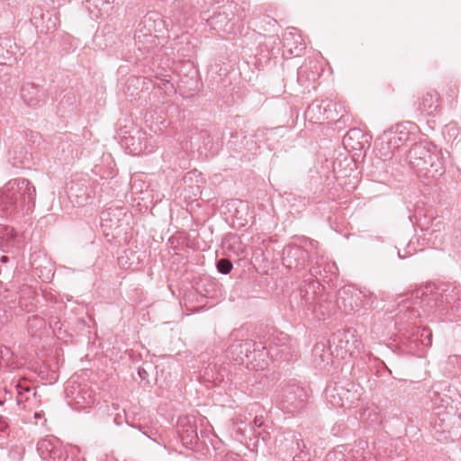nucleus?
Listing matches in <instances>:
<instances>
[{
  "instance_id": "nucleus-1",
  "label": "nucleus",
  "mask_w": 461,
  "mask_h": 461,
  "mask_svg": "<svg viewBox=\"0 0 461 461\" xmlns=\"http://www.w3.org/2000/svg\"><path fill=\"white\" fill-rule=\"evenodd\" d=\"M35 200L36 188L28 179H11L0 188V214L4 217L28 214L32 212Z\"/></svg>"
},
{
  "instance_id": "nucleus-2",
  "label": "nucleus",
  "mask_w": 461,
  "mask_h": 461,
  "mask_svg": "<svg viewBox=\"0 0 461 461\" xmlns=\"http://www.w3.org/2000/svg\"><path fill=\"white\" fill-rule=\"evenodd\" d=\"M448 303V296L435 285L429 284L414 290L411 297L403 300L399 305V312H403L408 319H416L422 314L441 312Z\"/></svg>"
},
{
  "instance_id": "nucleus-3",
  "label": "nucleus",
  "mask_w": 461,
  "mask_h": 461,
  "mask_svg": "<svg viewBox=\"0 0 461 461\" xmlns=\"http://www.w3.org/2000/svg\"><path fill=\"white\" fill-rule=\"evenodd\" d=\"M405 161L420 179L433 180L445 173L442 157L435 147L415 143L409 149Z\"/></svg>"
},
{
  "instance_id": "nucleus-4",
  "label": "nucleus",
  "mask_w": 461,
  "mask_h": 461,
  "mask_svg": "<svg viewBox=\"0 0 461 461\" xmlns=\"http://www.w3.org/2000/svg\"><path fill=\"white\" fill-rule=\"evenodd\" d=\"M361 391L358 384L349 380H341L330 383L324 390V396L331 407L350 408L359 401Z\"/></svg>"
},
{
  "instance_id": "nucleus-5",
  "label": "nucleus",
  "mask_w": 461,
  "mask_h": 461,
  "mask_svg": "<svg viewBox=\"0 0 461 461\" xmlns=\"http://www.w3.org/2000/svg\"><path fill=\"white\" fill-rule=\"evenodd\" d=\"M278 451L285 461H311L312 455L301 433L286 431L276 439Z\"/></svg>"
},
{
  "instance_id": "nucleus-6",
  "label": "nucleus",
  "mask_w": 461,
  "mask_h": 461,
  "mask_svg": "<svg viewBox=\"0 0 461 461\" xmlns=\"http://www.w3.org/2000/svg\"><path fill=\"white\" fill-rule=\"evenodd\" d=\"M305 247L310 251L298 245H289L283 250V264L290 269H303L309 262L310 254L314 258V252L318 250V242L312 240H305Z\"/></svg>"
},
{
  "instance_id": "nucleus-7",
  "label": "nucleus",
  "mask_w": 461,
  "mask_h": 461,
  "mask_svg": "<svg viewBox=\"0 0 461 461\" xmlns=\"http://www.w3.org/2000/svg\"><path fill=\"white\" fill-rule=\"evenodd\" d=\"M305 305L310 310L314 317L318 320H325L336 312L338 308L335 295L330 293H312L310 296L309 292L306 291L303 295Z\"/></svg>"
},
{
  "instance_id": "nucleus-8",
  "label": "nucleus",
  "mask_w": 461,
  "mask_h": 461,
  "mask_svg": "<svg viewBox=\"0 0 461 461\" xmlns=\"http://www.w3.org/2000/svg\"><path fill=\"white\" fill-rule=\"evenodd\" d=\"M68 403L75 410L82 411L91 408L95 402L93 389L86 384L69 380L65 388Z\"/></svg>"
},
{
  "instance_id": "nucleus-9",
  "label": "nucleus",
  "mask_w": 461,
  "mask_h": 461,
  "mask_svg": "<svg viewBox=\"0 0 461 461\" xmlns=\"http://www.w3.org/2000/svg\"><path fill=\"white\" fill-rule=\"evenodd\" d=\"M308 396L305 388L297 384H288L282 389L277 402L285 412L295 413L306 406Z\"/></svg>"
},
{
  "instance_id": "nucleus-10",
  "label": "nucleus",
  "mask_w": 461,
  "mask_h": 461,
  "mask_svg": "<svg viewBox=\"0 0 461 461\" xmlns=\"http://www.w3.org/2000/svg\"><path fill=\"white\" fill-rule=\"evenodd\" d=\"M255 348H251V357L249 361L264 360L266 357L269 356V350H276V356L278 354L286 357L289 354V350L293 346V339L283 332L277 335H272L269 338L268 347L262 342H256ZM285 359H288L285 357Z\"/></svg>"
},
{
  "instance_id": "nucleus-11",
  "label": "nucleus",
  "mask_w": 461,
  "mask_h": 461,
  "mask_svg": "<svg viewBox=\"0 0 461 461\" xmlns=\"http://www.w3.org/2000/svg\"><path fill=\"white\" fill-rule=\"evenodd\" d=\"M367 295L354 287L346 286L339 291L336 299L338 308L346 314H353L368 303Z\"/></svg>"
},
{
  "instance_id": "nucleus-12",
  "label": "nucleus",
  "mask_w": 461,
  "mask_h": 461,
  "mask_svg": "<svg viewBox=\"0 0 461 461\" xmlns=\"http://www.w3.org/2000/svg\"><path fill=\"white\" fill-rule=\"evenodd\" d=\"M330 345L337 357L344 358L348 354L352 355L355 349H358L361 342L356 338V330L348 329L333 333Z\"/></svg>"
},
{
  "instance_id": "nucleus-13",
  "label": "nucleus",
  "mask_w": 461,
  "mask_h": 461,
  "mask_svg": "<svg viewBox=\"0 0 461 461\" xmlns=\"http://www.w3.org/2000/svg\"><path fill=\"white\" fill-rule=\"evenodd\" d=\"M411 138V133L403 126H397L395 131H390L384 136L385 140L380 142L381 156L384 159L393 158L401 151V148L405 145Z\"/></svg>"
},
{
  "instance_id": "nucleus-14",
  "label": "nucleus",
  "mask_w": 461,
  "mask_h": 461,
  "mask_svg": "<svg viewBox=\"0 0 461 461\" xmlns=\"http://www.w3.org/2000/svg\"><path fill=\"white\" fill-rule=\"evenodd\" d=\"M237 8L236 5L224 6L206 19L208 25L217 32L235 33L237 19L234 13Z\"/></svg>"
},
{
  "instance_id": "nucleus-15",
  "label": "nucleus",
  "mask_w": 461,
  "mask_h": 461,
  "mask_svg": "<svg viewBox=\"0 0 461 461\" xmlns=\"http://www.w3.org/2000/svg\"><path fill=\"white\" fill-rule=\"evenodd\" d=\"M311 262L310 273L316 278V282L311 284L312 288H314L316 285L318 287L320 286V279L323 281H326V279H328V281L331 280L329 274L331 276L337 275L338 267L336 264L327 261L323 255H321L318 250L314 252V258Z\"/></svg>"
},
{
  "instance_id": "nucleus-16",
  "label": "nucleus",
  "mask_w": 461,
  "mask_h": 461,
  "mask_svg": "<svg viewBox=\"0 0 461 461\" xmlns=\"http://www.w3.org/2000/svg\"><path fill=\"white\" fill-rule=\"evenodd\" d=\"M230 343L226 349V357L237 363H243L251 357V348H255L256 341L252 339H238L234 333L230 336Z\"/></svg>"
},
{
  "instance_id": "nucleus-17",
  "label": "nucleus",
  "mask_w": 461,
  "mask_h": 461,
  "mask_svg": "<svg viewBox=\"0 0 461 461\" xmlns=\"http://www.w3.org/2000/svg\"><path fill=\"white\" fill-rule=\"evenodd\" d=\"M68 196L74 205L85 206L92 201L94 191L86 180L72 181L68 187Z\"/></svg>"
},
{
  "instance_id": "nucleus-18",
  "label": "nucleus",
  "mask_w": 461,
  "mask_h": 461,
  "mask_svg": "<svg viewBox=\"0 0 461 461\" xmlns=\"http://www.w3.org/2000/svg\"><path fill=\"white\" fill-rule=\"evenodd\" d=\"M21 98L30 107H38L45 104L48 98L47 91L41 86L25 82L20 90Z\"/></svg>"
},
{
  "instance_id": "nucleus-19",
  "label": "nucleus",
  "mask_w": 461,
  "mask_h": 461,
  "mask_svg": "<svg viewBox=\"0 0 461 461\" xmlns=\"http://www.w3.org/2000/svg\"><path fill=\"white\" fill-rule=\"evenodd\" d=\"M176 430L183 445L189 446L196 443L198 436L194 418L180 417L177 420Z\"/></svg>"
},
{
  "instance_id": "nucleus-20",
  "label": "nucleus",
  "mask_w": 461,
  "mask_h": 461,
  "mask_svg": "<svg viewBox=\"0 0 461 461\" xmlns=\"http://www.w3.org/2000/svg\"><path fill=\"white\" fill-rule=\"evenodd\" d=\"M418 111L424 116H436L441 111L440 97L437 91L424 94L418 102Z\"/></svg>"
},
{
  "instance_id": "nucleus-21",
  "label": "nucleus",
  "mask_w": 461,
  "mask_h": 461,
  "mask_svg": "<svg viewBox=\"0 0 461 461\" xmlns=\"http://www.w3.org/2000/svg\"><path fill=\"white\" fill-rule=\"evenodd\" d=\"M343 145L349 150H361L368 142L367 136L358 128L350 129L342 140Z\"/></svg>"
},
{
  "instance_id": "nucleus-22",
  "label": "nucleus",
  "mask_w": 461,
  "mask_h": 461,
  "mask_svg": "<svg viewBox=\"0 0 461 461\" xmlns=\"http://www.w3.org/2000/svg\"><path fill=\"white\" fill-rule=\"evenodd\" d=\"M334 350L330 346L327 348L324 344L317 343L312 348L313 362L316 366L321 368L327 367L330 364H332V355Z\"/></svg>"
},
{
  "instance_id": "nucleus-23",
  "label": "nucleus",
  "mask_w": 461,
  "mask_h": 461,
  "mask_svg": "<svg viewBox=\"0 0 461 461\" xmlns=\"http://www.w3.org/2000/svg\"><path fill=\"white\" fill-rule=\"evenodd\" d=\"M37 450L41 458H59L61 456V449L58 446V441L53 438H43L37 444Z\"/></svg>"
},
{
  "instance_id": "nucleus-24",
  "label": "nucleus",
  "mask_w": 461,
  "mask_h": 461,
  "mask_svg": "<svg viewBox=\"0 0 461 461\" xmlns=\"http://www.w3.org/2000/svg\"><path fill=\"white\" fill-rule=\"evenodd\" d=\"M204 379L207 382H211L215 385L227 380H230V372L225 366L217 367L216 364L213 366L209 365L203 371Z\"/></svg>"
},
{
  "instance_id": "nucleus-25",
  "label": "nucleus",
  "mask_w": 461,
  "mask_h": 461,
  "mask_svg": "<svg viewBox=\"0 0 461 461\" xmlns=\"http://www.w3.org/2000/svg\"><path fill=\"white\" fill-rule=\"evenodd\" d=\"M173 8L176 12L174 14L176 20L180 25H185L188 23V17L192 15L195 11V6L186 0H175Z\"/></svg>"
},
{
  "instance_id": "nucleus-26",
  "label": "nucleus",
  "mask_w": 461,
  "mask_h": 461,
  "mask_svg": "<svg viewBox=\"0 0 461 461\" xmlns=\"http://www.w3.org/2000/svg\"><path fill=\"white\" fill-rule=\"evenodd\" d=\"M110 0H86V7L95 17H102L109 14L112 9Z\"/></svg>"
},
{
  "instance_id": "nucleus-27",
  "label": "nucleus",
  "mask_w": 461,
  "mask_h": 461,
  "mask_svg": "<svg viewBox=\"0 0 461 461\" xmlns=\"http://www.w3.org/2000/svg\"><path fill=\"white\" fill-rule=\"evenodd\" d=\"M59 25V18L55 14L47 12L41 15V24L36 22V26L41 27V32L50 33L57 30Z\"/></svg>"
},
{
  "instance_id": "nucleus-28",
  "label": "nucleus",
  "mask_w": 461,
  "mask_h": 461,
  "mask_svg": "<svg viewBox=\"0 0 461 461\" xmlns=\"http://www.w3.org/2000/svg\"><path fill=\"white\" fill-rule=\"evenodd\" d=\"M297 38L301 40L300 37ZM283 45L289 50L290 54L294 56H300L305 49V44L302 41L295 39V35L293 33H288L284 36Z\"/></svg>"
},
{
  "instance_id": "nucleus-29",
  "label": "nucleus",
  "mask_w": 461,
  "mask_h": 461,
  "mask_svg": "<svg viewBox=\"0 0 461 461\" xmlns=\"http://www.w3.org/2000/svg\"><path fill=\"white\" fill-rule=\"evenodd\" d=\"M101 226L104 230L117 229L119 227L118 212L111 209L102 212Z\"/></svg>"
},
{
  "instance_id": "nucleus-30",
  "label": "nucleus",
  "mask_w": 461,
  "mask_h": 461,
  "mask_svg": "<svg viewBox=\"0 0 461 461\" xmlns=\"http://www.w3.org/2000/svg\"><path fill=\"white\" fill-rule=\"evenodd\" d=\"M15 242V233L13 228L5 226L2 236H0V249L7 251L10 247H14Z\"/></svg>"
},
{
  "instance_id": "nucleus-31",
  "label": "nucleus",
  "mask_w": 461,
  "mask_h": 461,
  "mask_svg": "<svg viewBox=\"0 0 461 461\" xmlns=\"http://www.w3.org/2000/svg\"><path fill=\"white\" fill-rule=\"evenodd\" d=\"M13 42L10 39L0 38V64H5L6 61L12 59L14 51L12 49Z\"/></svg>"
},
{
  "instance_id": "nucleus-32",
  "label": "nucleus",
  "mask_w": 461,
  "mask_h": 461,
  "mask_svg": "<svg viewBox=\"0 0 461 461\" xmlns=\"http://www.w3.org/2000/svg\"><path fill=\"white\" fill-rule=\"evenodd\" d=\"M16 401L19 405L23 404L24 409L27 408V403L29 407H31L32 405H35L40 402V400H38V395L36 398H32V394H23L21 393H17Z\"/></svg>"
},
{
  "instance_id": "nucleus-33",
  "label": "nucleus",
  "mask_w": 461,
  "mask_h": 461,
  "mask_svg": "<svg viewBox=\"0 0 461 461\" xmlns=\"http://www.w3.org/2000/svg\"><path fill=\"white\" fill-rule=\"evenodd\" d=\"M217 270L223 275L229 274L232 269V263L228 258H221L216 262Z\"/></svg>"
},
{
  "instance_id": "nucleus-34",
  "label": "nucleus",
  "mask_w": 461,
  "mask_h": 461,
  "mask_svg": "<svg viewBox=\"0 0 461 461\" xmlns=\"http://www.w3.org/2000/svg\"><path fill=\"white\" fill-rule=\"evenodd\" d=\"M44 327H45V321L42 318H40V317L34 315L28 319L29 330H32V332H36L37 330L33 331L34 328L41 330Z\"/></svg>"
},
{
  "instance_id": "nucleus-35",
  "label": "nucleus",
  "mask_w": 461,
  "mask_h": 461,
  "mask_svg": "<svg viewBox=\"0 0 461 461\" xmlns=\"http://www.w3.org/2000/svg\"><path fill=\"white\" fill-rule=\"evenodd\" d=\"M131 426L139 429V430L141 431L142 434L145 435L147 438L156 441V436L158 434V431L155 429H152L149 427H144L140 424H138V425L131 424Z\"/></svg>"
},
{
  "instance_id": "nucleus-36",
  "label": "nucleus",
  "mask_w": 461,
  "mask_h": 461,
  "mask_svg": "<svg viewBox=\"0 0 461 461\" xmlns=\"http://www.w3.org/2000/svg\"><path fill=\"white\" fill-rule=\"evenodd\" d=\"M324 461H348L346 455L342 451H330L329 452Z\"/></svg>"
},
{
  "instance_id": "nucleus-37",
  "label": "nucleus",
  "mask_w": 461,
  "mask_h": 461,
  "mask_svg": "<svg viewBox=\"0 0 461 461\" xmlns=\"http://www.w3.org/2000/svg\"><path fill=\"white\" fill-rule=\"evenodd\" d=\"M16 389H17V393H21L23 394L29 393V394H32V398H36V396H37V392L34 387H31L29 385L23 384L19 383L16 385Z\"/></svg>"
},
{
  "instance_id": "nucleus-38",
  "label": "nucleus",
  "mask_w": 461,
  "mask_h": 461,
  "mask_svg": "<svg viewBox=\"0 0 461 461\" xmlns=\"http://www.w3.org/2000/svg\"><path fill=\"white\" fill-rule=\"evenodd\" d=\"M420 337L424 346L429 347L431 345L432 332L429 329H423L420 332Z\"/></svg>"
},
{
  "instance_id": "nucleus-39",
  "label": "nucleus",
  "mask_w": 461,
  "mask_h": 461,
  "mask_svg": "<svg viewBox=\"0 0 461 461\" xmlns=\"http://www.w3.org/2000/svg\"><path fill=\"white\" fill-rule=\"evenodd\" d=\"M215 461H242L240 456L234 453H226L224 456H220Z\"/></svg>"
},
{
  "instance_id": "nucleus-40",
  "label": "nucleus",
  "mask_w": 461,
  "mask_h": 461,
  "mask_svg": "<svg viewBox=\"0 0 461 461\" xmlns=\"http://www.w3.org/2000/svg\"><path fill=\"white\" fill-rule=\"evenodd\" d=\"M157 86L158 88L163 89L166 93L173 92L174 91V86L170 83L169 80L167 79H161L158 84Z\"/></svg>"
},
{
  "instance_id": "nucleus-41",
  "label": "nucleus",
  "mask_w": 461,
  "mask_h": 461,
  "mask_svg": "<svg viewBox=\"0 0 461 461\" xmlns=\"http://www.w3.org/2000/svg\"><path fill=\"white\" fill-rule=\"evenodd\" d=\"M458 87L456 86H449L446 92V95L451 99V101L455 100L457 96Z\"/></svg>"
},
{
  "instance_id": "nucleus-42",
  "label": "nucleus",
  "mask_w": 461,
  "mask_h": 461,
  "mask_svg": "<svg viewBox=\"0 0 461 461\" xmlns=\"http://www.w3.org/2000/svg\"><path fill=\"white\" fill-rule=\"evenodd\" d=\"M312 61L309 63V66L307 64H304L299 69H298V80H303V78L304 77H307V72H308V69L311 68V65H312Z\"/></svg>"
},
{
  "instance_id": "nucleus-43",
  "label": "nucleus",
  "mask_w": 461,
  "mask_h": 461,
  "mask_svg": "<svg viewBox=\"0 0 461 461\" xmlns=\"http://www.w3.org/2000/svg\"><path fill=\"white\" fill-rule=\"evenodd\" d=\"M26 138L32 142H35L38 139V133L34 132L32 131H25Z\"/></svg>"
},
{
  "instance_id": "nucleus-44",
  "label": "nucleus",
  "mask_w": 461,
  "mask_h": 461,
  "mask_svg": "<svg viewBox=\"0 0 461 461\" xmlns=\"http://www.w3.org/2000/svg\"><path fill=\"white\" fill-rule=\"evenodd\" d=\"M264 423L262 417L256 416L253 420V428H260Z\"/></svg>"
},
{
  "instance_id": "nucleus-45",
  "label": "nucleus",
  "mask_w": 461,
  "mask_h": 461,
  "mask_svg": "<svg viewBox=\"0 0 461 461\" xmlns=\"http://www.w3.org/2000/svg\"><path fill=\"white\" fill-rule=\"evenodd\" d=\"M138 374L142 380L147 378L148 373L143 368L140 367L138 370Z\"/></svg>"
},
{
  "instance_id": "nucleus-46",
  "label": "nucleus",
  "mask_w": 461,
  "mask_h": 461,
  "mask_svg": "<svg viewBox=\"0 0 461 461\" xmlns=\"http://www.w3.org/2000/svg\"><path fill=\"white\" fill-rule=\"evenodd\" d=\"M0 261L4 264L9 262V258L6 257V256H2L1 258H0Z\"/></svg>"
},
{
  "instance_id": "nucleus-47",
  "label": "nucleus",
  "mask_w": 461,
  "mask_h": 461,
  "mask_svg": "<svg viewBox=\"0 0 461 461\" xmlns=\"http://www.w3.org/2000/svg\"><path fill=\"white\" fill-rule=\"evenodd\" d=\"M267 19L269 20L268 24L275 25V23H276V21L275 19H269V17H267Z\"/></svg>"
},
{
  "instance_id": "nucleus-48",
  "label": "nucleus",
  "mask_w": 461,
  "mask_h": 461,
  "mask_svg": "<svg viewBox=\"0 0 461 461\" xmlns=\"http://www.w3.org/2000/svg\"><path fill=\"white\" fill-rule=\"evenodd\" d=\"M41 415H42V414H41V412H35V413H34V417H35V419H39V418H41Z\"/></svg>"
},
{
  "instance_id": "nucleus-49",
  "label": "nucleus",
  "mask_w": 461,
  "mask_h": 461,
  "mask_svg": "<svg viewBox=\"0 0 461 461\" xmlns=\"http://www.w3.org/2000/svg\"><path fill=\"white\" fill-rule=\"evenodd\" d=\"M114 421L117 425H120L122 422L120 421V418L117 416L114 418Z\"/></svg>"
},
{
  "instance_id": "nucleus-50",
  "label": "nucleus",
  "mask_w": 461,
  "mask_h": 461,
  "mask_svg": "<svg viewBox=\"0 0 461 461\" xmlns=\"http://www.w3.org/2000/svg\"><path fill=\"white\" fill-rule=\"evenodd\" d=\"M317 76H318V73L312 72V80H315Z\"/></svg>"
}]
</instances>
